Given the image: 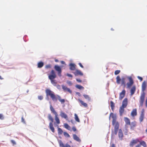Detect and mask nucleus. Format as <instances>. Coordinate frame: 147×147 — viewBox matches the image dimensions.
Masks as SVG:
<instances>
[{
    "label": "nucleus",
    "mask_w": 147,
    "mask_h": 147,
    "mask_svg": "<svg viewBox=\"0 0 147 147\" xmlns=\"http://www.w3.org/2000/svg\"><path fill=\"white\" fill-rule=\"evenodd\" d=\"M69 69L71 70H74L76 69V65L74 64L71 63L69 65Z\"/></svg>",
    "instance_id": "nucleus-19"
},
{
    "label": "nucleus",
    "mask_w": 147,
    "mask_h": 147,
    "mask_svg": "<svg viewBox=\"0 0 147 147\" xmlns=\"http://www.w3.org/2000/svg\"><path fill=\"white\" fill-rule=\"evenodd\" d=\"M128 78L129 82L127 83V87L128 88H130L133 85L134 82L131 77H129Z\"/></svg>",
    "instance_id": "nucleus-8"
},
{
    "label": "nucleus",
    "mask_w": 147,
    "mask_h": 147,
    "mask_svg": "<svg viewBox=\"0 0 147 147\" xmlns=\"http://www.w3.org/2000/svg\"><path fill=\"white\" fill-rule=\"evenodd\" d=\"M72 129L74 131H76V129L75 127H72Z\"/></svg>",
    "instance_id": "nucleus-48"
},
{
    "label": "nucleus",
    "mask_w": 147,
    "mask_h": 147,
    "mask_svg": "<svg viewBox=\"0 0 147 147\" xmlns=\"http://www.w3.org/2000/svg\"><path fill=\"white\" fill-rule=\"evenodd\" d=\"M60 115L62 118H63L65 119H67V115L62 111L60 112Z\"/></svg>",
    "instance_id": "nucleus-21"
},
{
    "label": "nucleus",
    "mask_w": 147,
    "mask_h": 147,
    "mask_svg": "<svg viewBox=\"0 0 147 147\" xmlns=\"http://www.w3.org/2000/svg\"><path fill=\"white\" fill-rule=\"evenodd\" d=\"M110 105L111 109L112 111H113L115 107V104L112 101L110 102Z\"/></svg>",
    "instance_id": "nucleus-30"
},
{
    "label": "nucleus",
    "mask_w": 147,
    "mask_h": 147,
    "mask_svg": "<svg viewBox=\"0 0 147 147\" xmlns=\"http://www.w3.org/2000/svg\"><path fill=\"white\" fill-rule=\"evenodd\" d=\"M111 117L113 118L112 124L114 125V133L117 135L119 127V124L118 122L116 121V116L113 113H111L110 114L109 118Z\"/></svg>",
    "instance_id": "nucleus-2"
},
{
    "label": "nucleus",
    "mask_w": 147,
    "mask_h": 147,
    "mask_svg": "<svg viewBox=\"0 0 147 147\" xmlns=\"http://www.w3.org/2000/svg\"><path fill=\"white\" fill-rule=\"evenodd\" d=\"M143 111H144V109H143ZM142 112H143L144 111H142Z\"/></svg>",
    "instance_id": "nucleus-63"
},
{
    "label": "nucleus",
    "mask_w": 147,
    "mask_h": 147,
    "mask_svg": "<svg viewBox=\"0 0 147 147\" xmlns=\"http://www.w3.org/2000/svg\"><path fill=\"white\" fill-rule=\"evenodd\" d=\"M66 75L67 76H68V77H70V78H72L73 77V76L72 75H71V74H69L68 73Z\"/></svg>",
    "instance_id": "nucleus-45"
},
{
    "label": "nucleus",
    "mask_w": 147,
    "mask_h": 147,
    "mask_svg": "<svg viewBox=\"0 0 147 147\" xmlns=\"http://www.w3.org/2000/svg\"><path fill=\"white\" fill-rule=\"evenodd\" d=\"M64 127L66 129L69 130H70L71 127L67 123H65L64 124Z\"/></svg>",
    "instance_id": "nucleus-31"
},
{
    "label": "nucleus",
    "mask_w": 147,
    "mask_h": 147,
    "mask_svg": "<svg viewBox=\"0 0 147 147\" xmlns=\"http://www.w3.org/2000/svg\"><path fill=\"white\" fill-rule=\"evenodd\" d=\"M56 86H57V88L58 89H60L61 86H60L58 84L57 85H56Z\"/></svg>",
    "instance_id": "nucleus-49"
},
{
    "label": "nucleus",
    "mask_w": 147,
    "mask_h": 147,
    "mask_svg": "<svg viewBox=\"0 0 147 147\" xmlns=\"http://www.w3.org/2000/svg\"><path fill=\"white\" fill-rule=\"evenodd\" d=\"M121 83L122 84L125 85V78H122L121 80Z\"/></svg>",
    "instance_id": "nucleus-41"
},
{
    "label": "nucleus",
    "mask_w": 147,
    "mask_h": 147,
    "mask_svg": "<svg viewBox=\"0 0 147 147\" xmlns=\"http://www.w3.org/2000/svg\"><path fill=\"white\" fill-rule=\"evenodd\" d=\"M38 98L40 100H41L43 99V97L42 96H39L38 97Z\"/></svg>",
    "instance_id": "nucleus-42"
},
{
    "label": "nucleus",
    "mask_w": 147,
    "mask_h": 147,
    "mask_svg": "<svg viewBox=\"0 0 147 147\" xmlns=\"http://www.w3.org/2000/svg\"><path fill=\"white\" fill-rule=\"evenodd\" d=\"M57 96L58 100L61 103H64L65 102V100L64 99H61V96L59 95H57Z\"/></svg>",
    "instance_id": "nucleus-24"
},
{
    "label": "nucleus",
    "mask_w": 147,
    "mask_h": 147,
    "mask_svg": "<svg viewBox=\"0 0 147 147\" xmlns=\"http://www.w3.org/2000/svg\"><path fill=\"white\" fill-rule=\"evenodd\" d=\"M59 143L60 147H71L70 145L67 143L65 145H64L63 142L61 140H60Z\"/></svg>",
    "instance_id": "nucleus-9"
},
{
    "label": "nucleus",
    "mask_w": 147,
    "mask_h": 147,
    "mask_svg": "<svg viewBox=\"0 0 147 147\" xmlns=\"http://www.w3.org/2000/svg\"><path fill=\"white\" fill-rule=\"evenodd\" d=\"M79 65L82 68H83L84 67L82 65L81 63H78Z\"/></svg>",
    "instance_id": "nucleus-50"
},
{
    "label": "nucleus",
    "mask_w": 147,
    "mask_h": 147,
    "mask_svg": "<svg viewBox=\"0 0 147 147\" xmlns=\"http://www.w3.org/2000/svg\"><path fill=\"white\" fill-rule=\"evenodd\" d=\"M76 76L80 75L82 76L83 75V73L80 70L77 69L76 71L73 73Z\"/></svg>",
    "instance_id": "nucleus-11"
},
{
    "label": "nucleus",
    "mask_w": 147,
    "mask_h": 147,
    "mask_svg": "<svg viewBox=\"0 0 147 147\" xmlns=\"http://www.w3.org/2000/svg\"><path fill=\"white\" fill-rule=\"evenodd\" d=\"M111 30H113L112 29H111Z\"/></svg>",
    "instance_id": "nucleus-62"
},
{
    "label": "nucleus",
    "mask_w": 147,
    "mask_h": 147,
    "mask_svg": "<svg viewBox=\"0 0 147 147\" xmlns=\"http://www.w3.org/2000/svg\"><path fill=\"white\" fill-rule=\"evenodd\" d=\"M76 87L78 89H79L80 90L83 89H84V87L80 85H76Z\"/></svg>",
    "instance_id": "nucleus-35"
},
{
    "label": "nucleus",
    "mask_w": 147,
    "mask_h": 147,
    "mask_svg": "<svg viewBox=\"0 0 147 147\" xmlns=\"http://www.w3.org/2000/svg\"><path fill=\"white\" fill-rule=\"evenodd\" d=\"M144 117V112H142L139 118L140 121V122L143 121Z\"/></svg>",
    "instance_id": "nucleus-25"
},
{
    "label": "nucleus",
    "mask_w": 147,
    "mask_h": 147,
    "mask_svg": "<svg viewBox=\"0 0 147 147\" xmlns=\"http://www.w3.org/2000/svg\"><path fill=\"white\" fill-rule=\"evenodd\" d=\"M58 115L57 114L56 115H55V120L56 121L57 123V124H59L60 123V121L59 118L58 117Z\"/></svg>",
    "instance_id": "nucleus-26"
},
{
    "label": "nucleus",
    "mask_w": 147,
    "mask_h": 147,
    "mask_svg": "<svg viewBox=\"0 0 147 147\" xmlns=\"http://www.w3.org/2000/svg\"><path fill=\"white\" fill-rule=\"evenodd\" d=\"M78 100L81 103V105L85 107H88V105L86 103L84 102L82 100L80 99H78Z\"/></svg>",
    "instance_id": "nucleus-23"
},
{
    "label": "nucleus",
    "mask_w": 147,
    "mask_h": 147,
    "mask_svg": "<svg viewBox=\"0 0 147 147\" xmlns=\"http://www.w3.org/2000/svg\"><path fill=\"white\" fill-rule=\"evenodd\" d=\"M140 145L144 147H147V145L146 143L144 141H142L139 142Z\"/></svg>",
    "instance_id": "nucleus-28"
},
{
    "label": "nucleus",
    "mask_w": 147,
    "mask_h": 147,
    "mask_svg": "<svg viewBox=\"0 0 147 147\" xmlns=\"http://www.w3.org/2000/svg\"><path fill=\"white\" fill-rule=\"evenodd\" d=\"M48 118L51 122L49 124V128L53 133L55 132V129L53 127V119L52 117L51 114H49L48 115Z\"/></svg>",
    "instance_id": "nucleus-5"
},
{
    "label": "nucleus",
    "mask_w": 147,
    "mask_h": 147,
    "mask_svg": "<svg viewBox=\"0 0 147 147\" xmlns=\"http://www.w3.org/2000/svg\"><path fill=\"white\" fill-rule=\"evenodd\" d=\"M145 105L146 107H147V97L145 101Z\"/></svg>",
    "instance_id": "nucleus-53"
},
{
    "label": "nucleus",
    "mask_w": 147,
    "mask_h": 147,
    "mask_svg": "<svg viewBox=\"0 0 147 147\" xmlns=\"http://www.w3.org/2000/svg\"><path fill=\"white\" fill-rule=\"evenodd\" d=\"M77 94H80V93L79 92H77Z\"/></svg>",
    "instance_id": "nucleus-58"
},
{
    "label": "nucleus",
    "mask_w": 147,
    "mask_h": 147,
    "mask_svg": "<svg viewBox=\"0 0 147 147\" xmlns=\"http://www.w3.org/2000/svg\"><path fill=\"white\" fill-rule=\"evenodd\" d=\"M46 93L47 96H50L53 100L55 101H57V100L58 99L57 96V95H55L54 92L51 91L49 89H46Z\"/></svg>",
    "instance_id": "nucleus-4"
},
{
    "label": "nucleus",
    "mask_w": 147,
    "mask_h": 147,
    "mask_svg": "<svg viewBox=\"0 0 147 147\" xmlns=\"http://www.w3.org/2000/svg\"><path fill=\"white\" fill-rule=\"evenodd\" d=\"M111 147H115V145L114 144H112L111 145Z\"/></svg>",
    "instance_id": "nucleus-55"
},
{
    "label": "nucleus",
    "mask_w": 147,
    "mask_h": 147,
    "mask_svg": "<svg viewBox=\"0 0 147 147\" xmlns=\"http://www.w3.org/2000/svg\"><path fill=\"white\" fill-rule=\"evenodd\" d=\"M0 79L2 80L3 79V78H2L1 76H0Z\"/></svg>",
    "instance_id": "nucleus-57"
},
{
    "label": "nucleus",
    "mask_w": 147,
    "mask_h": 147,
    "mask_svg": "<svg viewBox=\"0 0 147 147\" xmlns=\"http://www.w3.org/2000/svg\"><path fill=\"white\" fill-rule=\"evenodd\" d=\"M141 146L140 145V144H138V145H136L135 147H141Z\"/></svg>",
    "instance_id": "nucleus-54"
},
{
    "label": "nucleus",
    "mask_w": 147,
    "mask_h": 147,
    "mask_svg": "<svg viewBox=\"0 0 147 147\" xmlns=\"http://www.w3.org/2000/svg\"><path fill=\"white\" fill-rule=\"evenodd\" d=\"M136 90V87L135 86H132L130 90L131 95H133Z\"/></svg>",
    "instance_id": "nucleus-17"
},
{
    "label": "nucleus",
    "mask_w": 147,
    "mask_h": 147,
    "mask_svg": "<svg viewBox=\"0 0 147 147\" xmlns=\"http://www.w3.org/2000/svg\"><path fill=\"white\" fill-rule=\"evenodd\" d=\"M124 120L125 123L126 125H129L130 124V121L129 119L127 117H125Z\"/></svg>",
    "instance_id": "nucleus-18"
},
{
    "label": "nucleus",
    "mask_w": 147,
    "mask_h": 147,
    "mask_svg": "<svg viewBox=\"0 0 147 147\" xmlns=\"http://www.w3.org/2000/svg\"><path fill=\"white\" fill-rule=\"evenodd\" d=\"M11 142L12 143L13 145L14 146L16 144V143L15 141L13 140H11Z\"/></svg>",
    "instance_id": "nucleus-39"
},
{
    "label": "nucleus",
    "mask_w": 147,
    "mask_h": 147,
    "mask_svg": "<svg viewBox=\"0 0 147 147\" xmlns=\"http://www.w3.org/2000/svg\"><path fill=\"white\" fill-rule=\"evenodd\" d=\"M73 139L76 141L78 142H80L81 140L75 134H74L73 135Z\"/></svg>",
    "instance_id": "nucleus-20"
},
{
    "label": "nucleus",
    "mask_w": 147,
    "mask_h": 147,
    "mask_svg": "<svg viewBox=\"0 0 147 147\" xmlns=\"http://www.w3.org/2000/svg\"><path fill=\"white\" fill-rule=\"evenodd\" d=\"M137 78H138V79L140 80V81H142V80H143V78H142V77H141L140 76H138Z\"/></svg>",
    "instance_id": "nucleus-46"
},
{
    "label": "nucleus",
    "mask_w": 147,
    "mask_h": 147,
    "mask_svg": "<svg viewBox=\"0 0 147 147\" xmlns=\"http://www.w3.org/2000/svg\"><path fill=\"white\" fill-rule=\"evenodd\" d=\"M118 136L120 140H122L123 136L122 130L121 129H120L119 130Z\"/></svg>",
    "instance_id": "nucleus-13"
},
{
    "label": "nucleus",
    "mask_w": 147,
    "mask_h": 147,
    "mask_svg": "<svg viewBox=\"0 0 147 147\" xmlns=\"http://www.w3.org/2000/svg\"><path fill=\"white\" fill-rule=\"evenodd\" d=\"M44 65V63L42 62H40L38 63V67L41 68Z\"/></svg>",
    "instance_id": "nucleus-29"
},
{
    "label": "nucleus",
    "mask_w": 147,
    "mask_h": 147,
    "mask_svg": "<svg viewBox=\"0 0 147 147\" xmlns=\"http://www.w3.org/2000/svg\"><path fill=\"white\" fill-rule=\"evenodd\" d=\"M120 72V70H116L115 72V75H117L119 74Z\"/></svg>",
    "instance_id": "nucleus-40"
},
{
    "label": "nucleus",
    "mask_w": 147,
    "mask_h": 147,
    "mask_svg": "<svg viewBox=\"0 0 147 147\" xmlns=\"http://www.w3.org/2000/svg\"><path fill=\"white\" fill-rule=\"evenodd\" d=\"M75 119L76 121L78 122H80V120L78 118V117L77 115L76 114H75Z\"/></svg>",
    "instance_id": "nucleus-34"
},
{
    "label": "nucleus",
    "mask_w": 147,
    "mask_h": 147,
    "mask_svg": "<svg viewBox=\"0 0 147 147\" xmlns=\"http://www.w3.org/2000/svg\"><path fill=\"white\" fill-rule=\"evenodd\" d=\"M58 132L59 135H61L63 134V131L61 129L58 127Z\"/></svg>",
    "instance_id": "nucleus-32"
},
{
    "label": "nucleus",
    "mask_w": 147,
    "mask_h": 147,
    "mask_svg": "<svg viewBox=\"0 0 147 147\" xmlns=\"http://www.w3.org/2000/svg\"><path fill=\"white\" fill-rule=\"evenodd\" d=\"M54 68L55 70L57 71V74L58 76L61 77V73L62 71L60 67L58 65H55L54 66Z\"/></svg>",
    "instance_id": "nucleus-6"
},
{
    "label": "nucleus",
    "mask_w": 147,
    "mask_h": 147,
    "mask_svg": "<svg viewBox=\"0 0 147 147\" xmlns=\"http://www.w3.org/2000/svg\"><path fill=\"white\" fill-rule=\"evenodd\" d=\"M124 108H125L123 107L122 106H121L119 110V112L120 115L121 116L123 114L124 112Z\"/></svg>",
    "instance_id": "nucleus-22"
},
{
    "label": "nucleus",
    "mask_w": 147,
    "mask_h": 147,
    "mask_svg": "<svg viewBox=\"0 0 147 147\" xmlns=\"http://www.w3.org/2000/svg\"><path fill=\"white\" fill-rule=\"evenodd\" d=\"M146 82L145 81L143 82L142 85V92L141 94L140 97V100L139 102L140 105L141 107H142L144 102V98L145 97V93L144 91L146 90Z\"/></svg>",
    "instance_id": "nucleus-1"
},
{
    "label": "nucleus",
    "mask_w": 147,
    "mask_h": 147,
    "mask_svg": "<svg viewBox=\"0 0 147 147\" xmlns=\"http://www.w3.org/2000/svg\"><path fill=\"white\" fill-rule=\"evenodd\" d=\"M71 122H73V120H71Z\"/></svg>",
    "instance_id": "nucleus-59"
},
{
    "label": "nucleus",
    "mask_w": 147,
    "mask_h": 147,
    "mask_svg": "<svg viewBox=\"0 0 147 147\" xmlns=\"http://www.w3.org/2000/svg\"><path fill=\"white\" fill-rule=\"evenodd\" d=\"M111 30H113L112 29H111Z\"/></svg>",
    "instance_id": "nucleus-61"
},
{
    "label": "nucleus",
    "mask_w": 147,
    "mask_h": 147,
    "mask_svg": "<svg viewBox=\"0 0 147 147\" xmlns=\"http://www.w3.org/2000/svg\"><path fill=\"white\" fill-rule=\"evenodd\" d=\"M50 109L51 112L53 113L55 115H56L57 114L51 105L50 106Z\"/></svg>",
    "instance_id": "nucleus-27"
},
{
    "label": "nucleus",
    "mask_w": 147,
    "mask_h": 147,
    "mask_svg": "<svg viewBox=\"0 0 147 147\" xmlns=\"http://www.w3.org/2000/svg\"><path fill=\"white\" fill-rule=\"evenodd\" d=\"M125 90H123L120 93L119 96V99L122 100L124 97L125 94Z\"/></svg>",
    "instance_id": "nucleus-14"
},
{
    "label": "nucleus",
    "mask_w": 147,
    "mask_h": 147,
    "mask_svg": "<svg viewBox=\"0 0 147 147\" xmlns=\"http://www.w3.org/2000/svg\"><path fill=\"white\" fill-rule=\"evenodd\" d=\"M127 98H125L123 100L121 106L126 108L127 105Z\"/></svg>",
    "instance_id": "nucleus-12"
},
{
    "label": "nucleus",
    "mask_w": 147,
    "mask_h": 147,
    "mask_svg": "<svg viewBox=\"0 0 147 147\" xmlns=\"http://www.w3.org/2000/svg\"><path fill=\"white\" fill-rule=\"evenodd\" d=\"M121 80L120 77L119 76H117L116 77V81L117 82L118 84H119Z\"/></svg>",
    "instance_id": "nucleus-33"
},
{
    "label": "nucleus",
    "mask_w": 147,
    "mask_h": 147,
    "mask_svg": "<svg viewBox=\"0 0 147 147\" xmlns=\"http://www.w3.org/2000/svg\"><path fill=\"white\" fill-rule=\"evenodd\" d=\"M61 63L62 64H65V61H61Z\"/></svg>",
    "instance_id": "nucleus-52"
},
{
    "label": "nucleus",
    "mask_w": 147,
    "mask_h": 147,
    "mask_svg": "<svg viewBox=\"0 0 147 147\" xmlns=\"http://www.w3.org/2000/svg\"><path fill=\"white\" fill-rule=\"evenodd\" d=\"M67 84H68L69 86H71L72 84V83L70 81H67Z\"/></svg>",
    "instance_id": "nucleus-43"
},
{
    "label": "nucleus",
    "mask_w": 147,
    "mask_h": 147,
    "mask_svg": "<svg viewBox=\"0 0 147 147\" xmlns=\"http://www.w3.org/2000/svg\"><path fill=\"white\" fill-rule=\"evenodd\" d=\"M22 122L23 123H25V121H24V119L23 117H22Z\"/></svg>",
    "instance_id": "nucleus-47"
},
{
    "label": "nucleus",
    "mask_w": 147,
    "mask_h": 147,
    "mask_svg": "<svg viewBox=\"0 0 147 147\" xmlns=\"http://www.w3.org/2000/svg\"><path fill=\"white\" fill-rule=\"evenodd\" d=\"M76 80L79 82H82V80L80 79H77Z\"/></svg>",
    "instance_id": "nucleus-51"
},
{
    "label": "nucleus",
    "mask_w": 147,
    "mask_h": 147,
    "mask_svg": "<svg viewBox=\"0 0 147 147\" xmlns=\"http://www.w3.org/2000/svg\"><path fill=\"white\" fill-rule=\"evenodd\" d=\"M111 30H113L112 29H111Z\"/></svg>",
    "instance_id": "nucleus-60"
},
{
    "label": "nucleus",
    "mask_w": 147,
    "mask_h": 147,
    "mask_svg": "<svg viewBox=\"0 0 147 147\" xmlns=\"http://www.w3.org/2000/svg\"><path fill=\"white\" fill-rule=\"evenodd\" d=\"M63 134L65 137H70L69 135L67 132H63Z\"/></svg>",
    "instance_id": "nucleus-37"
},
{
    "label": "nucleus",
    "mask_w": 147,
    "mask_h": 147,
    "mask_svg": "<svg viewBox=\"0 0 147 147\" xmlns=\"http://www.w3.org/2000/svg\"><path fill=\"white\" fill-rule=\"evenodd\" d=\"M83 96L85 99L88 100H90V98L88 95L86 94H84Z\"/></svg>",
    "instance_id": "nucleus-36"
},
{
    "label": "nucleus",
    "mask_w": 147,
    "mask_h": 147,
    "mask_svg": "<svg viewBox=\"0 0 147 147\" xmlns=\"http://www.w3.org/2000/svg\"><path fill=\"white\" fill-rule=\"evenodd\" d=\"M137 115V109H134L131 113V115L132 117H134L136 116Z\"/></svg>",
    "instance_id": "nucleus-16"
},
{
    "label": "nucleus",
    "mask_w": 147,
    "mask_h": 147,
    "mask_svg": "<svg viewBox=\"0 0 147 147\" xmlns=\"http://www.w3.org/2000/svg\"><path fill=\"white\" fill-rule=\"evenodd\" d=\"M46 69L51 68V65L50 64L46 65L45 67Z\"/></svg>",
    "instance_id": "nucleus-38"
},
{
    "label": "nucleus",
    "mask_w": 147,
    "mask_h": 147,
    "mask_svg": "<svg viewBox=\"0 0 147 147\" xmlns=\"http://www.w3.org/2000/svg\"><path fill=\"white\" fill-rule=\"evenodd\" d=\"M0 119L3 120L4 119V117L2 114H0Z\"/></svg>",
    "instance_id": "nucleus-44"
},
{
    "label": "nucleus",
    "mask_w": 147,
    "mask_h": 147,
    "mask_svg": "<svg viewBox=\"0 0 147 147\" xmlns=\"http://www.w3.org/2000/svg\"><path fill=\"white\" fill-rule=\"evenodd\" d=\"M55 61L56 62H59V60L58 59H55Z\"/></svg>",
    "instance_id": "nucleus-56"
},
{
    "label": "nucleus",
    "mask_w": 147,
    "mask_h": 147,
    "mask_svg": "<svg viewBox=\"0 0 147 147\" xmlns=\"http://www.w3.org/2000/svg\"><path fill=\"white\" fill-rule=\"evenodd\" d=\"M130 125V129L133 130L135 127L136 126V123L135 121L132 122Z\"/></svg>",
    "instance_id": "nucleus-15"
},
{
    "label": "nucleus",
    "mask_w": 147,
    "mask_h": 147,
    "mask_svg": "<svg viewBox=\"0 0 147 147\" xmlns=\"http://www.w3.org/2000/svg\"><path fill=\"white\" fill-rule=\"evenodd\" d=\"M139 142L140 141L138 138L136 139H133L130 142L129 144V146L131 147H133L134 145Z\"/></svg>",
    "instance_id": "nucleus-7"
},
{
    "label": "nucleus",
    "mask_w": 147,
    "mask_h": 147,
    "mask_svg": "<svg viewBox=\"0 0 147 147\" xmlns=\"http://www.w3.org/2000/svg\"><path fill=\"white\" fill-rule=\"evenodd\" d=\"M57 76L55 71L52 70L51 71V74H49L48 78L50 80L51 83L54 86H56L57 84L56 81L54 79L56 78Z\"/></svg>",
    "instance_id": "nucleus-3"
},
{
    "label": "nucleus",
    "mask_w": 147,
    "mask_h": 147,
    "mask_svg": "<svg viewBox=\"0 0 147 147\" xmlns=\"http://www.w3.org/2000/svg\"><path fill=\"white\" fill-rule=\"evenodd\" d=\"M62 89L65 92L67 91L71 94V91L70 90L69 88H68L67 86H65L64 85H62Z\"/></svg>",
    "instance_id": "nucleus-10"
}]
</instances>
